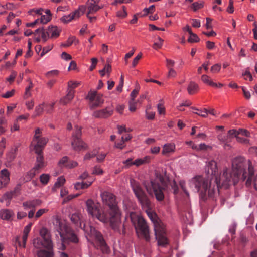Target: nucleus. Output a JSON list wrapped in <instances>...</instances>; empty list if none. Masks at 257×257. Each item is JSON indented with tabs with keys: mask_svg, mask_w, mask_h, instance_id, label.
<instances>
[{
	"mask_svg": "<svg viewBox=\"0 0 257 257\" xmlns=\"http://www.w3.org/2000/svg\"><path fill=\"white\" fill-rule=\"evenodd\" d=\"M219 181L226 189L241 182L244 183L247 188L253 187L257 191V174H255L254 167L251 160H248L246 163L245 158L241 156L232 159L230 172H228L227 167L223 169Z\"/></svg>",
	"mask_w": 257,
	"mask_h": 257,
	"instance_id": "nucleus-1",
	"label": "nucleus"
},
{
	"mask_svg": "<svg viewBox=\"0 0 257 257\" xmlns=\"http://www.w3.org/2000/svg\"><path fill=\"white\" fill-rule=\"evenodd\" d=\"M212 180V177L210 176L197 175L188 181L189 187L198 192L201 203L212 201L213 205L216 203L219 188L222 186L219 181L220 177H215L214 183Z\"/></svg>",
	"mask_w": 257,
	"mask_h": 257,
	"instance_id": "nucleus-2",
	"label": "nucleus"
},
{
	"mask_svg": "<svg viewBox=\"0 0 257 257\" xmlns=\"http://www.w3.org/2000/svg\"><path fill=\"white\" fill-rule=\"evenodd\" d=\"M54 229L59 234L62 241L61 248L65 249L64 243L72 242L77 243L78 238L70 228L66 220L56 216L53 220Z\"/></svg>",
	"mask_w": 257,
	"mask_h": 257,
	"instance_id": "nucleus-3",
	"label": "nucleus"
},
{
	"mask_svg": "<svg viewBox=\"0 0 257 257\" xmlns=\"http://www.w3.org/2000/svg\"><path fill=\"white\" fill-rule=\"evenodd\" d=\"M88 211L89 215L101 222H109L114 229H117L120 224V210H88Z\"/></svg>",
	"mask_w": 257,
	"mask_h": 257,
	"instance_id": "nucleus-4",
	"label": "nucleus"
},
{
	"mask_svg": "<svg viewBox=\"0 0 257 257\" xmlns=\"http://www.w3.org/2000/svg\"><path fill=\"white\" fill-rule=\"evenodd\" d=\"M146 213L154 224V231L155 239L158 245L166 247L169 244V240L166 236L165 226L158 218L153 210H145Z\"/></svg>",
	"mask_w": 257,
	"mask_h": 257,
	"instance_id": "nucleus-5",
	"label": "nucleus"
},
{
	"mask_svg": "<svg viewBox=\"0 0 257 257\" xmlns=\"http://www.w3.org/2000/svg\"><path fill=\"white\" fill-rule=\"evenodd\" d=\"M130 216L138 235L147 242H150L151 237L149 229L145 220L141 215L133 212H130Z\"/></svg>",
	"mask_w": 257,
	"mask_h": 257,
	"instance_id": "nucleus-6",
	"label": "nucleus"
},
{
	"mask_svg": "<svg viewBox=\"0 0 257 257\" xmlns=\"http://www.w3.org/2000/svg\"><path fill=\"white\" fill-rule=\"evenodd\" d=\"M85 233V237L88 241L94 240L97 245L103 253L108 254L110 252V249L106 244L102 234L97 231L95 228L92 226L86 227L84 225L83 228Z\"/></svg>",
	"mask_w": 257,
	"mask_h": 257,
	"instance_id": "nucleus-7",
	"label": "nucleus"
},
{
	"mask_svg": "<svg viewBox=\"0 0 257 257\" xmlns=\"http://www.w3.org/2000/svg\"><path fill=\"white\" fill-rule=\"evenodd\" d=\"M40 234L42 238L41 240L42 246L46 249H41L37 252L38 257H54L53 243L50 232L48 229L43 228L40 230Z\"/></svg>",
	"mask_w": 257,
	"mask_h": 257,
	"instance_id": "nucleus-8",
	"label": "nucleus"
},
{
	"mask_svg": "<svg viewBox=\"0 0 257 257\" xmlns=\"http://www.w3.org/2000/svg\"><path fill=\"white\" fill-rule=\"evenodd\" d=\"M130 184L134 193L140 203L143 206H145L149 208L148 206L149 204V201L145 193L141 187L140 183L135 180L132 179L130 180Z\"/></svg>",
	"mask_w": 257,
	"mask_h": 257,
	"instance_id": "nucleus-9",
	"label": "nucleus"
},
{
	"mask_svg": "<svg viewBox=\"0 0 257 257\" xmlns=\"http://www.w3.org/2000/svg\"><path fill=\"white\" fill-rule=\"evenodd\" d=\"M103 204L109 209H118L116 196L108 191H103L100 193Z\"/></svg>",
	"mask_w": 257,
	"mask_h": 257,
	"instance_id": "nucleus-10",
	"label": "nucleus"
},
{
	"mask_svg": "<svg viewBox=\"0 0 257 257\" xmlns=\"http://www.w3.org/2000/svg\"><path fill=\"white\" fill-rule=\"evenodd\" d=\"M98 1L95 0H88L86 3V7L87 9V17L90 21L92 22L96 20V17L91 16L90 15L95 13L99 9L103 7V5H99Z\"/></svg>",
	"mask_w": 257,
	"mask_h": 257,
	"instance_id": "nucleus-11",
	"label": "nucleus"
},
{
	"mask_svg": "<svg viewBox=\"0 0 257 257\" xmlns=\"http://www.w3.org/2000/svg\"><path fill=\"white\" fill-rule=\"evenodd\" d=\"M152 189H149L146 187V189L149 194H152L153 193L158 201H162L164 198V195L163 192L164 188L162 187L160 184L155 181H151Z\"/></svg>",
	"mask_w": 257,
	"mask_h": 257,
	"instance_id": "nucleus-12",
	"label": "nucleus"
},
{
	"mask_svg": "<svg viewBox=\"0 0 257 257\" xmlns=\"http://www.w3.org/2000/svg\"><path fill=\"white\" fill-rule=\"evenodd\" d=\"M87 97L92 103V107L100 106L104 102L103 95L101 93H97L96 91L90 92Z\"/></svg>",
	"mask_w": 257,
	"mask_h": 257,
	"instance_id": "nucleus-13",
	"label": "nucleus"
},
{
	"mask_svg": "<svg viewBox=\"0 0 257 257\" xmlns=\"http://www.w3.org/2000/svg\"><path fill=\"white\" fill-rule=\"evenodd\" d=\"M76 131L72 135L71 146L74 150L80 151V126H75Z\"/></svg>",
	"mask_w": 257,
	"mask_h": 257,
	"instance_id": "nucleus-14",
	"label": "nucleus"
},
{
	"mask_svg": "<svg viewBox=\"0 0 257 257\" xmlns=\"http://www.w3.org/2000/svg\"><path fill=\"white\" fill-rule=\"evenodd\" d=\"M205 172L207 176L212 177L211 176H215L217 177L216 175H218V167L216 162L212 160L206 162Z\"/></svg>",
	"mask_w": 257,
	"mask_h": 257,
	"instance_id": "nucleus-15",
	"label": "nucleus"
},
{
	"mask_svg": "<svg viewBox=\"0 0 257 257\" xmlns=\"http://www.w3.org/2000/svg\"><path fill=\"white\" fill-rule=\"evenodd\" d=\"M113 109L111 106H107L104 109L95 111L93 116L97 118H107L112 115Z\"/></svg>",
	"mask_w": 257,
	"mask_h": 257,
	"instance_id": "nucleus-16",
	"label": "nucleus"
},
{
	"mask_svg": "<svg viewBox=\"0 0 257 257\" xmlns=\"http://www.w3.org/2000/svg\"><path fill=\"white\" fill-rule=\"evenodd\" d=\"M94 179L89 176L87 173L84 172L81 175V189L87 188L93 182Z\"/></svg>",
	"mask_w": 257,
	"mask_h": 257,
	"instance_id": "nucleus-17",
	"label": "nucleus"
},
{
	"mask_svg": "<svg viewBox=\"0 0 257 257\" xmlns=\"http://www.w3.org/2000/svg\"><path fill=\"white\" fill-rule=\"evenodd\" d=\"M80 6H79L78 9L75 11L73 12L71 14L68 15H64L60 19L62 22L64 24H67L72 21L75 17L78 18L80 17Z\"/></svg>",
	"mask_w": 257,
	"mask_h": 257,
	"instance_id": "nucleus-18",
	"label": "nucleus"
},
{
	"mask_svg": "<svg viewBox=\"0 0 257 257\" xmlns=\"http://www.w3.org/2000/svg\"><path fill=\"white\" fill-rule=\"evenodd\" d=\"M176 149V145L174 143H166L163 146L162 154L163 155L167 156L169 154L173 153Z\"/></svg>",
	"mask_w": 257,
	"mask_h": 257,
	"instance_id": "nucleus-19",
	"label": "nucleus"
},
{
	"mask_svg": "<svg viewBox=\"0 0 257 257\" xmlns=\"http://www.w3.org/2000/svg\"><path fill=\"white\" fill-rule=\"evenodd\" d=\"M42 203L41 200L39 199H35L32 200H28L23 202V205L24 207L28 208H35L36 207L40 206Z\"/></svg>",
	"mask_w": 257,
	"mask_h": 257,
	"instance_id": "nucleus-20",
	"label": "nucleus"
},
{
	"mask_svg": "<svg viewBox=\"0 0 257 257\" xmlns=\"http://www.w3.org/2000/svg\"><path fill=\"white\" fill-rule=\"evenodd\" d=\"M36 162L37 163L35 164L33 169L39 170L46 166V164L44 161V155H39L36 157Z\"/></svg>",
	"mask_w": 257,
	"mask_h": 257,
	"instance_id": "nucleus-21",
	"label": "nucleus"
},
{
	"mask_svg": "<svg viewBox=\"0 0 257 257\" xmlns=\"http://www.w3.org/2000/svg\"><path fill=\"white\" fill-rule=\"evenodd\" d=\"M36 141L37 144L39 145L41 148H45L46 145L48 142V138L46 137H40L39 136L34 135L33 141Z\"/></svg>",
	"mask_w": 257,
	"mask_h": 257,
	"instance_id": "nucleus-22",
	"label": "nucleus"
},
{
	"mask_svg": "<svg viewBox=\"0 0 257 257\" xmlns=\"http://www.w3.org/2000/svg\"><path fill=\"white\" fill-rule=\"evenodd\" d=\"M48 30L52 32L51 35L50 36V38H58L60 34V33L61 32V29H58V28L57 26H54L52 25H51L49 26L48 27Z\"/></svg>",
	"mask_w": 257,
	"mask_h": 257,
	"instance_id": "nucleus-23",
	"label": "nucleus"
},
{
	"mask_svg": "<svg viewBox=\"0 0 257 257\" xmlns=\"http://www.w3.org/2000/svg\"><path fill=\"white\" fill-rule=\"evenodd\" d=\"M199 90V86L197 83L193 81H191L188 84L187 91L190 95H193L196 93Z\"/></svg>",
	"mask_w": 257,
	"mask_h": 257,
	"instance_id": "nucleus-24",
	"label": "nucleus"
},
{
	"mask_svg": "<svg viewBox=\"0 0 257 257\" xmlns=\"http://www.w3.org/2000/svg\"><path fill=\"white\" fill-rule=\"evenodd\" d=\"M65 182L66 179L64 176L59 177L57 179V181L55 183L53 187L52 188V192H55L57 188H60L63 186Z\"/></svg>",
	"mask_w": 257,
	"mask_h": 257,
	"instance_id": "nucleus-25",
	"label": "nucleus"
},
{
	"mask_svg": "<svg viewBox=\"0 0 257 257\" xmlns=\"http://www.w3.org/2000/svg\"><path fill=\"white\" fill-rule=\"evenodd\" d=\"M14 213L11 210H1L0 217L3 220H9L13 216Z\"/></svg>",
	"mask_w": 257,
	"mask_h": 257,
	"instance_id": "nucleus-26",
	"label": "nucleus"
},
{
	"mask_svg": "<svg viewBox=\"0 0 257 257\" xmlns=\"http://www.w3.org/2000/svg\"><path fill=\"white\" fill-rule=\"evenodd\" d=\"M74 96V95L73 94V92L72 91H69L65 96L60 99V103L63 105H66L73 99Z\"/></svg>",
	"mask_w": 257,
	"mask_h": 257,
	"instance_id": "nucleus-27",
	"label": "nucleus"
},
{
	"mask_svg": "<svg viewBox=\"0 0 257 257\" xmlns=\"http://www.w3.org/2000/svg\"><path fill=\"white\" fill-rule=\"evenodd\" d=\"M36 170H37L33 169V168H32L29 172L27 173L25 176L23 177L22 181L24 183L31 181L36 175L35 171Z\"/></svg>",
	"mask_w": 257,
	"mask_h": 257,
	"instance_id": "nucleus-28",
	"label": "nucleus"
},
{
	"mask_svg": "<svg viewBox=\"0 0 257 257\" xmlns=\"http://www.w3.org/2000/svg\"><path fill=\"white\" fill-rule=\"evenodd\" d=\"M31 228V224L27 225L24 228V229L23 231V235L22 236L23 244L22 245L23 247H25L28 234L30 231Z\"/></svg>",
	"mask_w": 257,
	"mask_h": 257,
	"instance_id": "nucleus-29",
	"label": "nucleus"
},
{
	"mask_svg": "<svg viewBox=\"0 0 257 257\" xmlns=\"http://www.w3.org/2000/svg\"><path fill=\"white\" fill-rule=\"evenodd\" d=\"M201 79L202 81L206 85H208L211 87L216 86L215 83L213 82L212 80L210 79V77L207 75L204 74L202 75Z\"/></svg>",
	"mask_w": 257,
	"mask_h": 257,
	"instance_id": "nucleus-30",
	"label": "nucleus"
},
{
	"mask_svg": "<svg viewBox=\"0 0 257 257\" xmlns=\"http://www.w3.org/2000/svg\"><path fill=\"white\" fill-rule=\"evenodd\" d=\"M80 84V82L77 81H69L68 82V89L67 91H72L73 94L74 95L75 90L74 89L77 87Z\"/></svg>",
	"mask_w": 257,
	"mask_h": 257,
	"instance_id": "nucleus-31",
	"label": "nucleus"
},
{
	"mask_svg": "<svg viewBox=\"0 0 257 257\" xmlns=\"http://www.w3.org/2000/svg\"><path fill=\"white\" fill-rule=\"evenodd\" d=\"M193 110H195L197 111V112H193L194 113L202 117H207L208 115V110L204 108L203 109H198L195 107H192L191 108Z\"/></svg>",
	"mask_w": 257,
	"mask_h": 257,
	"instance_id": "nucleus-32",
	"label": "nucleus"
},
{
	"mask_svg": "<svg viewBox=\"0 0 257 257\" xmlns=\"http://www.w3.org/2000/svg\"><path fill=\"white\" fill-rule=\"evenodd\" d=\"M86 204L87 207V209H98L100 206V204L97 202L95 204L94 202L92 199H88L86 202Z\"/></svg>",
	"mask_w": 257,
	"mask_h": 257,
	"instance_id": "nucleus-33",
	"label": "nucleus"
},
{
	"mask_svg": "<svg viewBox=\"0 0 257 257\" xmlns=\"http://www.w3.org/2000/svg\"><path fill=\"white\" fill-rule=\"evenodd\" d=\"M40 181L43 185H46L48 183L50 176L48 174L43 173L40 176Z\"/></svg>",
	"mask_w": 257,
	"mask_h": 257,
	"instance_id": "nucleus-34",
	"label": "nucleus"
},
{
	"mask_svg": "<svg viewBox=\"0 0 257 257\" xmlns=\"http://www.w3.org/2000/svg\"><path fill=\"white\" fill-rule=\"evenodd\" d=\"M97 153L98 152L96 150H93L92 151L87 152L84 156V161L90 160L96 156Z\"/></svg>",
	"mask_w": 257,
	"mask_h": 257,
	"instance_id": "nucleus-35",
	"label": "nucleus"
},
{
	"mask_svg": "<svg viewBox=\"0 0 257 257\" xmlns=\"http://www.w3.org/2000/svg\"><path fill=\"white\" fill-rule=\"evenodd\" d=\"M75 36H71L68 38L67 39L66 43H61V47H68L70 46L73 43H75Z\"/></svg>",
	"mask_w": 257,
	"mask_h": 257,
	"instance_id": "nucleus-36",
	"label": "nucleus"
},
{
	"mask_svg": "<svg viewBox=\"0 0 257 257\" xmlns=\"http://www.w3.org/2000/svg\"><path fill=\"white\" fill-rule=\"evenodd\" d=\"M127 13L126 12V7L124 6L122 7V10L118 11L117 12L116 16L118 17L124 18L127 16Z\"/></svg>",
	"mask_w": 257,
	"mask_h": 257,
	"instance_id": "nucleus-37",
	"label": "nucleus"
},
{
	"mask_svg": "<svg viewBox=\"0 0 257 257\" xmlns=\"http://www.w3.org/2000/svg\"><path fill=\"white\" fill-rule=\"evenodd\" d=\"M80 195V194H79V193H77L76 194H73V195L71 194V195H68L67 197H65L63 199V200L62 201V204L66 203L69 202L70 201H71V200H72L73 199L79 196Z\"/></svg>",
	"mask_w": 257,
	"mask_h": 257,
	"instance_id": "nucleus-38",
	"label": "nucleus"
},
{
	"mask_svg": "<svg viewBox=\"0 0 257 257\" xmlns=\"http://www.w3.org/2000/svg\"><path fill=\"white\" fill-rule=\"evenodd\" d=\"M17 73L16 71L12 70L11 74L8 78H6V81H8L10 84H12L14 82L17 76Z\"/></svg>",
	"mask_w": 257,
	"mask_h": 257,
	"instance_id": "nucleus-39",
	"label": "nucleus"
},
{
	"mask_svg": "<svg viewBox=\"0 0 257 257\" xmlns=\"http://www.w3.org/2000/svg\"><path fill=\"white\" fill-rule=\"evenodd\" d=\"M163 40L160 37L157 38V41L154 42L153 44V48L158 49L161 48L163 45Z\"/></svg>",
	"mask_w": 257,
	"mask_h": 257,
	"instance_id": "nucleus-40",
	"label": "nucleus"
},
{
	"mask_svg": "<svg viewBox=\"0 0 257 257\" xmlns=\"http://www.w3.org/2000/svg\"><path fill=\"white\" fill-rule=\"evenodd\" d=\"M185 217L186 218V221L188 223H191L193 221V216L192 215V212L190 210H188L187 211L185 212Z\"/></svg>",
	"mask_w": 257,
	"mask_h": 257,
	"instance_id": "nucleus-41",
	"label": "nucleus"
},
{
	"mask_svg": "<svg viewBox=\"0 0 257 257\" xmlns=\"http://www.w3.org/2000/svg\"><path fill=\"white\" fill-rule=\"evenodd\" d=\"M10 182V178H0V189L6 187Z\"/></svg>",
	"mask_w": 257,
	"mask_h": 257,
	"instance_id": "nucleus-42",
	"label": "nucleus"
},
{
	"mask_svg": "<svg viewBox=\"0 0 257 257\" xmlns=\"http://www.w3.org/2000/svg\"><path fill=\"white\" fill-rule=\"evenodd\" d=\"M71 220L75 224L78 223L80 220V216L78 213H73L71 216Z\"/></svg>",
	"mask_w": 257,
	"mask_h": 257,
	"instance_id": "nucleus-43",
	"label": "nucleus"
},
{
	"mask_svg": "<svg viewBox=\"0 0 257 257\" xmlns=\"http://www.w3.org/2000/svg\"><path fill=\"white\" fill-rule=\"evenodd\" d=\"M69 159V157L67 156H64L61 159L58 163V166L61 168L65 167V165L67 164Z\"/></svg>",
	"mask_w": 257,
	"mask_h": 257,
	"instance_id": "nucleus-44",
	"label": "nucleus"
},
{
	"mask_svg": "<svg viewBox=\"0 0 257 257\" xmlns=\"http://www.w3.org/2000/svg\"><path fill=\"white\" fill-rule=\"evenodd\" d=\"M203 7V4L201 2H196L193 3L191 5V8L194 11H196L201 9Z\"/></svg>",
	"mask_w": 257,
	"mask_h": 257,
	"instance_id": "nucleus-45",
	"label": "nucleus"
},
{
	"mask_svg": "<svg viewBox=\"0 0 257 257\" xmlns=\"http://www.w3.org/2000/svg\"><path fill=\"white\" fill-rule=\"evenodd\" d=\"M199 151H206L208 150H211L212 149V147L206 145L205 143H201L198 145Z\"/></svg>",
	"mask_w": 257,
	"mask_h": 257,
	"instance_id": "nucleus-46",
	"label": "nucleus"
},
{
	"mask_svg": "<svg viewBox=\"0 0 257 257\" xmlns=\"http://www.w3.org/2000/svg\"><path fill=\"white\" fill-rule=\"evenodd\" d=\"M199 40L200 39L198 36L194 33L190 35V37L188 39V42L190 43L198 42L199 41Z\"/></svg>",
	"mask_w": 257,
	"mask_h": 257,
	"instance_id": "nucleus-47",
	"label": "nucleus"
},
{
	"mask_svg": "<svg viewBox=\"0 0 257 257\" xmlns=\"http://www.w3.org/2000/svg\"><path fill=\"white\" fill-rule=\"evenodd\" d=\"M133 158H129L127 159L122 161V164L124 165L125 168H128L134 165Z\"/></svg>",
	"mask_w": 257,
	"mask_h": 257,
	"instance_id": "nucleus-48",
	"label": "nucleus"
},
{
	"mask_svg": "<svg viewBox=\"0 0 257 257\" xmlns=\"http://www.w3.org/2000/svg\"><path fill=\"white\" fill-rule=\"evenodd\" d=\"M139 90L140 86L139 85H138L137 86H136V88L132 91L130 96L131 97V100H132V101H134L135 100V98L139 93Z\"/></svg>",
	"mask_w": 257,
	"mask_h": 257,
	"instance_id": "nucleus-49",
	"label": "nucleus"
},
{
	"mask_svg": "<svg viewBox=\"0 0 257 257\" xmlns=\"http://www.w3.org/2000/svg\"><path fill=\"white\" fill-rule=\"evenodd\" d=\"M179 185L181 188L182 189L184 193L187 195L189 196V194L186 187V182L184 180H182L179 181Z\"/></svg>",
	"mask_w": 257,
	"mask_h": 257,
	"instance_id": "nucleus-50",
	"label": "nucleus"
},
{
	"mask_svg": "<svg viewBox=\"0 0 257 257\" xmlns=\"http://www.w3.org/2000/svg\"><path fill=\"white\" fill-rule=\"evenodd\" d=\"M220 203L221 204V206H223L226 204V205L225 206V207L228 208H230L232 207L233 205L231 202H229V201L227 200H226L223 198H220Z\"/></svg>",
	"mask_w": 257,
	"mask_h": 257,
	"instance_id": "nucleus-51",
	"label": "nucleus"
},
{
	"mask_svg": "<svg viewBox=\"0 0 257 257\" xmlns=\"http://www.w3.org/2000/svg\"><path fill=\"white\" fill-rule=\"evenodd\" d=\"M44 149V148H41L38 144H36L34 147L35 153L37 155L43 154Z\"/></svg>",
	"mask_w": 257,
	"mask_h": 257,
	"instance_id": "nucleus-52",
	"label": "nucleus"
},
{
	"mask_svg": "<svg viewBox=\"0 0 257 257\" xmlns=\"http://www.w3.org/2000/svg\"><path fill=\"white\" fill-rule=\"evenodd\" d=\"M242 76L244 77V79L246 80L247 79H248L250 81L252 80V76L249 72L248 68L246 69L245 72L242 73Z\"/></svg>",
	"mask_w": 257,
	"mask_h": 257,
	"instance_id": "nucleus-53",
	"label": "nucleus"
},
{
	"mask_svg": "<svg viewBox=\"0 0 257 257\" xmlns=\"http://www.w3.org/2000/svg\"><path fill=\"white\" fill-rule=\"evenodd\" d=\"M16 155L13 153L12 151H10L7 154V160L9 162H12L16 158Z\"/></svg>",
	"mask_w": 257,
	"mask_h": 257,
	"instance_id": "nucleus-54",
	"label": "nucleus"
},
{
	"mask_svg": "<svg viewBox=\"0 0 257 257\" xmlns=\"http://www.w3.org/2000/svg\"><path fill=\"white\" fill-rule=\"evenodd\" d=\"M221 64H214L211 67V71L213 73H218L220 69H221Z\"/></svg>",
	"mask_w": 257,
	"mask_h": 257,
	"instance_id": "nucleus-55",
	"label": "nucleus"
},
{
	"mask_svg": "<svg viewBox=\"0 0 257 257\" xmlns=\"http://www.w3.org/2000/svg\"><path fill=\"white\" fill-rule=\"evenodd\" d=\"M43 105V104L41 105H39L36 107L35 112L36 114H35L33 117H35L37 116H39L42 114L43 111V108L41 107V105Z\"/></svg>",
	"mask_w": 257,
	"mask_h": 257,
	"instance_id": "nucleus-56",
	"label": "nucleus"
},
{
	"mask_svg": "<svg viewBox=\"0 0 257 257\" xmlns=\"http://www.w3.org/2000/svg\"><path fill=\"white\" fill-rule=\"evenodd\" d=\"M21 184H18L15 187L14 189L12 191H10V192L12 193L13 196H17L18 194H20L21 191Z\"/></svg>",
	"mask_w": 257,
	"mask_h": 257,
	"instance_id": "nucleus-57",
	"label": "nucleus"
},
{
	"mask_svg": "<svg viewBox=\"0 0 257 257\" xmlns=\"http://www.w3.org/2000/svg\"><path fill=\"white\" fill-rule=\"evenodd\" d=\"M21 184H18L15 187L14 189L12 191H10V192L12 193L13 196H17L18 194H20L21 191Z\"/></svg>",
	"mask_w": 257,
	"mask_h": 257,
	"instance_id": "nucleus-58",
	"label": "nucleus"
},
{
	"mask_svg": "<svg viewBox=\"0 0 257 257\" xmlns=\"http://www.w3.org/2000/svg\"><path fill=\"white\" fill-rule=\"evenodd\" d=\"M21 184H18L15 187L14 189L12 191H10V192L12 193L13 196H17L18 194H20L21 191Z\"/></svg>",
	"mask_w": 257,
	"mask_h": 257,
	"instance_id": "nucleus-59",
	"label": "nucleus"
},
{
	"mask_svg": "<svg viewBox=\"0 0 257 257\" xmlns=\"http://www.w3.org/2000/svg\"><path fill=\"white\" fill-rule=\"evenodd\" d=\"M21 184H18L15 187L14 189L12 191H10V192L12 193L13 196H17L18 194H20L21 191Z\"/></svg>",
	"mask_w": 257,
	"mask_h": 257,
	"instance_id": "nucleus-60",
	"label": "nucleus"
},
{
	"mask_svg": "<svg viewBox=\"0 0 257 257\" xmlns=\"http://www.w3.org/2000/svg\"><path fill=\"white\" fill-rule=\"evenodd\" d=\"M21 184H18L15 187L14 189L12 191H10V192L12 193L13 196H17L18 194H20L21 191Z\"/></svg>",
	"mask_w": 257,
	"mask_h": 257,
	"instance_id": "nucleus-61",
	"label": "nucleus"
},
{
	"mask_svg": "<svg viewBox=\"0 0 257 257\" xmlns=\"http://www.w3.org/2000/svg\"><path fill=\"white\" fill-rule=\"evenodd\" d=\"M21 184H18L15 187L14 189L12 191H10V192L12 193L13 196H17L18 194H20L21 191Z\"/></svg>",
	"mask_w": 257,
	"mask_h": 257,
	"instance_id": "nucleus-62",
	"label": "nucleus"
},
{
	"mask_svg": "<svg viewBox=\"0 0 257 257\" xmlns=\"http://www.w3.org/2000/svg\"><path fill=\"white\" fill-rule=\"evenodd\" d=\"M21 184H18L15 187L14 189L12 191H10V192L12 193L13 196H17L18 194H20L21 191Z\"/></svg>",
	"mask_w": 257,
	"mask_h": 257,
	"instance_id": "nucleus-63",
	"label": "nucleus"
},
{
	"mask_svg": "<svg viewBox=\"0 0 257 257\" xmlns=\"http://www.w3.org/2000/svg\"><path fill=\"white\" fill-rule=\"evenodd\" d=\"M53 48V45H49L46 47H44L42 49V51L40 54V56L41 57L43 56L46 53H48L49 51L51 50Z\"/></svg>",
	"mask_w": 257,
	"mask_h": 257,
	"instance_id": "nucleus-64",
	"label": "nucleus"
}]
</instances>
